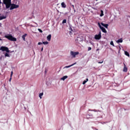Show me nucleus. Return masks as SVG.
<instances>
[{
  "label": "nucleus",
  "instance_id": "obj_1",
  "mask_svg": "<svg viewBox=\"0 0 130 130\" xmlns=\"http://www.w3.org/2000/svg\"><path fill=\"white\" fill-rule=\"evenodd\" d=\"M12 4V0H3V5H5L6 9H10L11 8V4Z\"/></svg>",
  "mask_w": 130,
  "mask_h": 130
},
{
  "label": "nucleus",
  "instance_id": "obj_2",
  "mask_svg": "<svg viewBox=\"0 0 130 130\" xmlns=\"http://www.w3.org/2000/svg\"><path fill=\"white\" fill-rule=\"evenodd\" d=\"M5 38H7L10 41H17V39L16 38H14L11 34L5 35Z\"/></svg>",
  "mask_w": 130,
  "mask_h": 130
},
{
  "label": "nucleus",
  "instance_id": "obj_3",
  "mask_svg": "<svg viewBox=\"0 0 130 130\" xmlns=\"http://www.w3.org/2000/svg\"><path fill=\"white\" fill-rule=\"evenodd\" d=\"M19 5H17L15 4H11V6H10V10H14L15 9H18L19 8Z\"/></svg>",
  "mask_w": 130,
  "mask_h": 130
},
{
  "label": "nucleus",
  "instance_id": "obj_4",
  "mask_svg": "<svg viewBox=\"0 0 130 130\" xmlns=\"http://www.w3.org/2000/svg\"><path fill=\"white\" fill-rule=\"evenodd\" d=\"M0 50L2 51H6V52H10V50H9V48L7 47L2 46L0 48Z\"/></svg>",
  "mask_w": 130,
  "mask_h": 130
},
{
  "label": "nucleus",
  "instance_id": "obj_5",
  "mask_svg": "<svg viewBox=\"0 0 130 130\" xmlns=\"http://www.w3.org/2000/svg\"><path fill=\"white\" fill-rule=\"evenodd\" d=\"M101 31H100L98 35H95L94 36V39L96 40H100L101 39Z\"/></svg>",
  "mask_w": 130,
  "mask_h": 130
},
{
  "label": "nucleus",
  "instance_id": "obj_6",
  "mask_svg": "<svg viewBox=\"0 0 130 130\" xmlns=\"http://www.w3.org/2000/svg\"><path fill=\"white\" fill-rule=\"evenodd\" d=\"M80 53L79 52H74L71 51L70 52V54L73 57H76V55H78Z\"/></svg>",
  "mask_w": 130,
  "mask_h": 130
},
{
  "label": "nucleus",
  "instance_id": "obj_7",
  "mask_svg": "<svg viewBox=\"0 0 130 130\" xmlns=\"http://www.w3.org/2000/svg\"><path fill=\"white\" fill-rule=\"evenodd\" d=\"M98 25L100 29L102 30V32L104 33H107V31H106V29L104 28L103 26H102L100 24V23H98Z\"/></svg>",
  "mask_w": 130,
  "mask_h": 130
},
{
  "label": "nucleus",
  "instance_id": "obj_8",
  "mask_svg": "<svg viewBox=\"0 0 130 130\" xmlns=\"http://www.w3.org/2000/svg\"><path fill=\"white\" fill-rule=\"evenodd\" d=\"M86 118L87 119H89L90 118H93V114L89 113V114L86 115Z\"/></svg>",
  "mask_w": 130,
  "mask_h": 130
},
{
  "label": "nucleus",
  "instance_id": "obj_9",
  "mask_svg": "<svg viewBox=\"0 0 130 130\" xmlns=\"http://www.w3.org/2000/svg\"><path fill=\"white\" fill-rule=\"evenodd\" d=\"M94 114H95V117L96 118H100V117H102V116H101V115H100V112L98 113H95Z\"/></svg>",
  "mask_w": 130,
  "mask_h": 130
},
{
  "label": "nucleus",
  "instance_id": "obj_10",
  "mask_svg": "<svg viewBox=\"0 0 130 130\" xmlns=\"http://www.w3.org/2000/svg\"><path fill=\"white\" fill-rule=\"evenodd\" d=\"M75 41L78 43L79 42H81V41H83V39H81L80 37H77V39H76Z\"/></svg>",
  "mask_w": 130,
  "mask_h": 130
},
{
  "label": "nucleus",
  "instance_id": "obj_11",
  "mask_svg": "<svg viewBox=\"0 0 130 130\" xmlns=\"http://www.w3.org/2000/svg\"><path fill=\"white\" fill-rule=\"evenodd\" d=\"M124 68L123 69V72H124L125 73H126L127 72V68H126V66L125 65V64L124 63Z\"/></svg>",
  "mask_w": 130,
  "mask_h": 130
},
{
  "label": "nucleus",
  "instance_id": "obj_12",
  "mask_svg": "<svg viewBox=\"0 0 130 130\" xmlns=\"http://www.w3.org/2000/svg\"><path fill=\"white\" fill-rule=\"evenodd\" d=\"M77 62H75L71 65L68 66H66L65 67H64L63 69H68L69 68H71V67H73V66H75V64H76Z\"/></svg>",
  "mask_w": 130,
  "mask_h": 130
},
{
  "label": "nucleus",
  "instance_id": "obj_13",
  "mask_svg": "<svg viewBox=\"0 0 130 130\" xmlns=\"http://www.w3.org/2000/svg\"><path fill=\"white\" fill-rule=\"evenodd\" d=\"M101 25L102 26H103L104 27H105V28H106L107 29V28H108V24H104L103 23H101Z\"/></svg>",
  "mask_w": 130,
  "mask_h": 130
},
{
  "label": "nucleus",
  "instance_id": "obj_14",
  "mask_svg": "<svg viewBox=\"0 0 130 130\" xmlns=\"http://www.w3.org/2000/svg\"><path fill=\"white\" fill-rule=\"evenodd\" d=\"M47 39L48 41H50V40H51V35H49L47 37Z\"/></svg>",
  "mask_w": 130,
  "mask_h": 130
},
{
  "label": "nucleus",
  "instance_id": "obj_15",
  "mask_svg": "<svg viewBox=\"0 0 130 130\" xmlns=\"http://www.w3.org/2000/svg\"><path fill=\"white\" fill-rule=\"evenodd\" d=\"M61 6L62 8H67V5H66V3H64V2H62L61 4Z\"/></svg>",
  "mask_w": 130,
  "mask_h": 130
},
{
  "label": "nucleus",
  "instance_id": "obj_16",
  "mask_svg": "<svg viewBox=\"0 0 130 130\" xmlns=\"http://www.w3.org/2000/svg\"><path fill=\"white\" fill-rule=\"evenodd\" d=\"M26 36H27V34H26L23 35L22 36V39H23V40L24 41H25V37H26Z\"/></svg>",
  "mask_w": 130,
  "mask_h": 130
},
{
  "label": "nucleus",
  "instance_id": "obj_17",
  "mask_svg": "<svg viewBox=\"0 0 130 130\" xmlns=\"http://www.w3.org/2000/svg\"><path fill=\"white\" fill-rule=\"evenodd\" d=\"M66 79H68V76H64L63 77L61 78V80H62V81H64Z\"/></svg>",
  "mask_w": 130,
  "mask_h": 130
},
{
  "label": "nucleus",
  "instance_id": "obj_18",
  "mask_svg": "<svg viewBox=\"0 0 130 130\" xmlns=\"http://www.w3.org/2000/svg\"><path fill=\"white\" fill-rule=\"evenodd\" d=\"M122 38H121L117 40V43H122Z\"/></svg>",
  "mask_w": 130,
  "mask_h": 130
},
{
  "label": "nucleus",
  "instance_id": "obj_19",
  "mask_svg": "<svg viewBox=\"0 0 130 130\" xmlns=\"http://www.w3.org/2000/svg\"><path fill=\"white\" fill-rule=\"evenodd\" d=\"M88 81H89V79H88V78H87V79H86V80H84V81L83 82V83H82L83 85H85V84H86V83L88 82Z\"/></svg>",
  "mask_w": 130,
  "mask_h": 130
},
{
  "label": "nucleus",
  "instance_id": "obj_20",
  "mask_svg": "<svg viewBox=\"0 0 130 130\" xmlns=\"http://www.w3.org/2000/svg\"><path fill=\"white\" fill-rule=\"evenodd\" d=\"M39 96L40 99H42V96H43V92L40 93Z\"/></svg>",
  "mask_w": 130,
  "mask_h": 130
},
{
  "label": "nucleus",
  "instance_id": "obj_21",
  "mask_svg": "<svg viewBox=\"0 0 130 130\" xmlns=\"http://www.w3.org/2000/svg\"><path fill=\"white\" fill-rule=\"evenodd\" d=\"M101 14H100V17H103L104 16V14L103 13V10L101 11Z\"/></svg>",
  "mask_w": 130,
  "mask_h": 130
},
{
  "label": "nucleus",
  "instance_id": "obj_22",
  "mask_svg": "<svg viewBox=\"0 0 130 130\" xmlns=\"http://www.w3.org/2000/svg\"><path fill=\"white\" fill-rule=\"evenodd\" d=\"M6 17L4 16H0V21L2 20H4V19H6Z\"/></svg>",
  "mask_w": 130,
  "mask_h": 130
},
{
  "label": "nucleus",
  "instance_id": "obj_23",
  "mask_svg": "<svg viewBox=\"0 0 130 130\" xmlns=\"http://www.w3.org/2000/svg\"><path fill=\"white\" fill-rule=\"evenodd\" d=\"M124 53H125V55H126L127 56H129V53H128L127 51H125Z\"/></svg>",
  "mask_w": 130,
  "mask_h": 130
},
{
  "label": "nucleus",
  "instance_id": "obj_24",
  "mask_svg": "<svg viewBox=\"0 0 130 130\" xmlns=\"http://www.w3.org/2000/svg\"><path fill=\"white\" fill-rule=\"evenodd\" d=\"M6 57H10V55L8 53H6L5 54Z\"/></svg>",
  "mask_w": 130,
  "mask_h": 130
},
{
  "label": "nucleus",
  "instance_id": "obj_25",
  "mask_svg": "<svg viewBox=\"0 0 130 130\" xmlns=\"http://www.w3.org/2000/svg\"><path fill=\"white\" fill-rule=\"evenodd\" d=\"M43 44H44V45H47V44H48V42H43Z\"/></svg>",
  "mask_w": 130,
  "mask_h": 130
},
{
  "label": "nucleus",
  "instance_id": "obj_26",
  "mask_svg": "<svg viewBox=\"0 0 130 130\" xmlns=\"http://www.w3.org/2000/svg\"><path fill=\"white\" fill-rule=\"evenodd\" d=\"M67 23V19H64V20H63V21H62V24H64V23Z\"/></svg>",
  "mask_w": 130,
  "mask_h": 130
},
{
  "label": "nucleus",
  "instance_id": "obj_27",
  "mask_svg": "<svg viewBox=\"0 0 130 130\" xmlns=\"http://www.w3.org/2000/svg\"><path fill=\"white\" fill-rule=\"evenodd\" d=\"M110 45H112L113 46H114V44L113 43V41H111L110 42Z\"/></svg>",
  "mask_w": 130,
  "mask_h": 130
},
{
  "label": "nucleus",
  "instance_id": "obj_28",
  "mask_svg": "<svg viewBox=\"0 0 130 130\" xmlns=\"http://www.w3.org/2000/svg\"><path fill=\"white\" fill-rule=\"evenodd\" d=\"M90 50H92V48L91 47H89L88 48V51H90Z\"/></svg>",
  "mask_w": 130,
  "mask_h": 130
},
{
  "label": "nucleus",
  "instance_id": "obj_29",
  "mask_svg": "<svg viewBox=\"0 0 130 130\" xmlns=\"http://www.w3.org/2000/svg\"><path fill=\"white\" fill-rule=\"evenodd\" d=\"M38 31H39L40 33H42L43 32V31H42V30H41V29L40 28H38Z\"/></svg>",
  "mask_w": 130,
  "mask_h": 130
},
{
  "label": "nucleus",
  "instance_id": "obj_30",
  "mask_svg": "<svg viewBox=\"0 0 130 130\" xmlns=\"http://www.w3.org/2000/svg\"><path fill=\"white\" fill-rule=\"evenodd\" d=\"M43 43H41V42H39L38 43V45H41L42 44H43Z\"/></svg>",
  "mask_w": 130,
  "mask_h": 130
},
{
  "label": "nucleus",
  "instance_id": "obj_31",
  "mask_svg": "<svg viewBox=\"0 0 130 130\" xmlns=\"http://www.w3.org/2000/svg\"><path fill=\"white\" fill-rule=\"evenodd\" d=\"M13 74H14V73L13 72V71L11 72V76L10 77H12V76H13Z\"/></svg>",
  "mask_w": 130,
  "mask_h": 130
},
{
  "label": "nucleus",
  "instance_id": "obj_32",
  "mask_svg": "<svg viewBox=\"0 0 130 130\" xmlns=\"http://www.w3.org/2000/svg\"><path fill=\"white\" fill-rule=\"evenodd\" d=\"M98 63H103V61L102 62H98Z\"/></svg>",
  "mask_w": 130,
  "mask_h": 130
},
{
  "label": "nucleus",
  "instance_id": "obj_33",
  "mask_svg": "<svg viewBox=\"0 0 130 130\" xmlns=\"http://www.w3.org/2000/svg\"><path fill=\"white\" fill-rule=\"evenodd\" d=\"M41 51H43V47H42Z\"/></svg>",
  "mask_w": 130,
  "mask_h": 130
},
{
  "label": "nucleus",
  "instance_id": "obj_34",
  "mask_svg": "<svg viewBox=\"0 0 130 130\" xmlns=\"http://www.w3.org/2000/svg\"><path fill=\"white\" fill-rule=\"evenodd\" d=\"M72 7H73V9H75V6L74 5H72Z\"/></svg>",
  "mask_w": 130,
  "mask_h": 130
},
{
  "label": "nucleus",
  "instance_id": "obj_35",
  "mask_svg": "<svg viewBox=\"0 0 130 130\" xmlns=\"http://www.w3.org/2000/svg\"><path fill=\"white\" fill-rule=\"evenodd\" d=\"M0 41H3V39L0 38Z\"/></svg>",
  "mask_w": 130,
  "mask_h": 130
},
{
  "label": "nucleus",
  "instance_id": "obj_36",
  "mask_svg": "<svg viewBox=\"0 0 130 130\" xmlns=\"http://www.w3.org/2000/svg\"><path fill=\"white\" fill-rule=\"evenodd\" d=\"M33 17H30L29 18V19H32Z\"/></svg>",
  "mask_w": 130,
  "mask_h": 130
},
{
  "label": "nucleus",
  "instance_id": "obj_37",
  "mask_svg": "<svg viewBox=\"0 0 130 130\" xmlns=\"http://www.w3.org/2000/svg\"><path fill=\"white\" fill-rule=\"evenodd\" d=\"M11 80H12V77H11V78H10V81H11Z\"/></svg>",
  "mask_w": 130,
  "mask_h": 130
},
{
  "label": "nucleus",
  "instance_id": "obj_38",
  "mask_svg": "<svg viewBox=\"0 0 130 130\" xmlns=\"http://www.w3.org/2000/svg\"><path fill=\"white\" fill-rule=\"evenodd\" d=\"M0 4H2V1H1V0H0Z\"/></svg>",
  "mask_w": 130,
  "mask_h": 130
},
{
  "label": "nucleus",
  "instance_id": "obj_39",
  "mask_svg": "<svg viewBox=\"0 0 130 130\" xmlns=\"http://www.w3.org/2000/svg\"><path fill=\"white\" fill-rule=\"evenodd\" d=\"M96 1H98V0H96Z\"/></svg>",
  "mask_w": 130,
  "mask_h": 130
}]
</instances>
